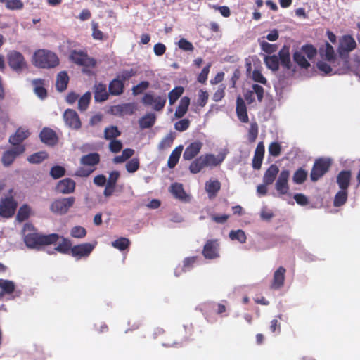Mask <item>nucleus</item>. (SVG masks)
<instances>
[{
    "instance_id": "nucleus-1",
    "label": "nucleus",
    "mask_w": 360,
    "mask_h": 360,
    "mask_svg": "<svg viewBox=\"0 0 360 360\" xmlns=\"http://www.w3.org/2000/svg\"><path fill=\"white\" fill-rule=\"evenodd\" d=\"M60 60L57 54L48 49H38L32 56V64L39 68L51 69L59 65Z\"/></svg>"
},
{
    "instance_id": "nucleus-2",
    "label": "nucleus",
    "mask_w": 360,
    "mask_h": 360,
    "mask_svg": "<svg viewBox=\"0 0 360 360\" xmlns=\"http://www.w3.org/2000/svg\"><path fill=\"white\" fill-rule=\"evenodd\" d=\"M59 238L57 233L42 235L32 231L25 235L24 242L29 248L39 249L42 245L56 243Z\"/></svg>"
},
{
    "instance_id": "nucleus-3",
    "label": "nucleus",
    "mask_w": 360,
    "mask_h": 360,
    "mask_svg": "<svg viewBox=\"0 0 360 360\" xmlns=\"http://www.w3.org/2000/svg\"><path fill=\"white\" fill-rule=\"evenodd\" d=\"M18 205L14 191L10 189L8 194L0 200V217L5 219L11 218L15 213Z\"/></svg>"
},
{
    "instance_id": "nucleus-4",
    "label": "nucleus",
    "mask_w": 360,
    "mask_h": 360,
    "mask_svg": "<svg viewBox=\"0 0 360 360\" xmlns=\"http://www.w3.org/2000/svg\"><path fill=\"white\" fill-rule=\"evenodd\" d=\"M6 58L10 68L18 74L28 69V64L24 56L18 51L11 50L8 51Z\"/></svg>"
},
{
    "instance_id": "nucleus-5",
    "label": "nucleus",
    "mask_w": 360,
    "mask_h": 360,
    "mask_svg": "<svg viewBox=\"0 0 360 360\" xmlns=\"http://www.w3.org/2000/svg\"><path fill=\"white\" fill-rule=\"evenodd\" d=\"M305 56L309 60L315 56V47L313 45H304L300 51H296L293 53L294 61L301 68L307 69L310 66V63Z\"/></svg>"
},
{
    "instance_id": "nucleus-6",
    "label": "nucleus",
    "mask_w": 360,
    "mask_h": 360,
    "mask_svg": "<svg viewBox=\"0 0 360 360\" xmlns=\"http://www.w3.org/2000/svg\"><path fill=\"white\" fill-rule=\"evenodd\" d=\"M356 47V43L351 35H344L340 39L338 48V52L342 58V65L344 67L347 65V60L349 52L352 51Z\"/></svg>"
},
{
    "instance_id": "nucleus-7",
    "label": "nucleus",
    "mask_w": 360,
    "mask_h": 360,
    "mask_svg": "<svg viewBox=\"0 0 360 360\" xmlns=\"http://www.w3.org/2000/svg\"><path fill=\"white\" fill-rule=\"evenodd\" d=\"M69 59L74 63L86 68H94L96 61L94 58L88 56L86 51L72 50L70 52Z\"/></svg>"
},
{
    "instance_id": "nucleus-8",
    "label": "nucleus",
    "mask_w": 360,
    "mask_h": 360,
    "mask_svg": "<svg viewBox=\"0 0 360 360\" xmlns=\"http://www.w3.org/2000/svg\"><path fill=\"white\" fill-rule=\"evenodd\" d=\"M142 103L146 106H151L155 111H162L167 102L165 94L155 96L152 93H146L141 99Z\"/></svg>"
},
{
    "instance_id": "nucleus-9",
    "label": "nucleus",
    "mask_w": 360,
    "mask_h": 360,
    "mask_svg": "<svg viewBox=\"0 0 360 360\" xmlns=\"http://www.w3.org/2000/svg\"><path fill=\"white\" fill-rule=\"evenodd\" d=\"M75 202V198L73 196L56 199L51 203L50 210L53 213L60 215L65 214L73 206Z\"/></svg>"
},
{
    "instance_id": "nucleus-10",
    "label": "nucleus",
    "mask_w": 360,
    "mask_h": 360,
    "mask_svg": "<svg viewBox=\"0 0 360 360\" xmlns=\"http://www.w3.org/2000/svg\"><path fill=\"white\" fill-rule=\"evenodd\" d=\"M25 150L24 146H14L11 149L6 150L1 157V162L5 167L10 166L20 155L22 154Z\"/></svg>"
},
{
    "instance_id": "nucleus-11",
    "label": "nucleus",
    "mask_w": 360,
    "mask_h": 360,
    "mask_svg": "<svg viewBox=\"0 0 360 360\" xmlns=\"http://www.w3.org/2000/svg\"><path fill=\"white\" fill-rule=\"evenodd\" d=\"M63 119L66 125L72 129H79L82 122L77 112L72 109H67L63 113Z\"/></svg>"
},
{
    "instance_id": "nucleus-12",
    "label": "nucleus",
    "mask_w": 360,
    "mask_h": 360,
    "mask_svg": "<svg viewBox=\"0 0 360 360\" xmlns=\"http://www.w3.org/2000/svg\"><path fill=\"white\" fill-rule=\"evenodd\" d=\"M95 244L86 243L73 246L71 248V255L77 259L88 257L93 251Z\"/></svg>"
},
{
    "instance_id": "nucleus-13",
    "label": "nucleus",
    "mask_w": 360,
    "mask_h": 360,
    "mask_svg": "<svg viewBox=\"0 0 360 360\" xmlns=\"http://www.w3.org/2000/svg\"><path fill=\"white\" fill-rule=\"evenodd\" d=\"M219 247L217 240H208L202 250L203 256L208 259H213L219 257Z\"/></svg>"
},
{
    "instance_id": "nucleus-14",
    "label": "nucleus",
    "mask_w": 360,
    "mask_h": 360,
    "mask_svg": "<svg viewBox=\"0 0 360 360\" xmlns=\"http://www.w3.org/2000/svg\"><path fill=\"white\" fill-rule=\"evenodd\" d=\"M76 187V183L70 178H65L60 180L56 186V192L62 194L72 193Z\"/></svg>"
},
{
    "instance_id": "nucleus-15",
    "label": "nucleus",
    "mask_w": 360,
    "mask_h": 360,
    "mask_svg": "<svg viewBox=\"0 0 360 360\" xmlns=\"http://www.w3.org/2000/svg\"><path fill=\"white\" fill-rule=\"evenodd\" d=\"M333 164V160L328 157L316 158V181L326 174Z\"/></svg>"
},
{
    "instance_id": "nucleus-16",
    "label": "nucleus",
    "mask_w": 360,
    "mask_h": 360,
    "mask_svg": "<svg viewBox=\"0 0 360 360\" xmlns=\"http://www.w3.org/2000/svg\"><path fill=\"white\" fill-rule=\"evenodd\" d=\"M41 141L48 146H55L58 141V136L53 129L44 127L39 134Z\"/></svg>"
},
{
    "instance_id": "nucleus-17",
    "label": "nucleus",
    "mask_w": 360,
    "mask_h": 360,
    "mask_svg": "<svg viewBox=\"0 0 360 360\" xmlns=\"http://www.w3.org/2000/svg\"><path fill=\"white\" fill-rule=\"evenodd\" d=\"M202 146V143L200 141H195L191 143L186 148L183 153V158L185 160H191L199 154Z\"/></svg>"
},
{
    "instance_id": "nucleus-18",
    "label": "nucleus",
    "mask_w": 360,
    "mask_h": 360,
    "mask_svg": "<svg viewBox=\"0 0 360 360\" xmlns=\"http://www.w3.org/2000/svg\"><path fill=\"white\" fill-rule=\"evenodd\" d=\"M290 176L288 170H282L276 182V189L280 194H286L289 190L288 181Z\"/></svg>"
},
{
    "instance_id": "nucleus-19",
    "label": "nucleus",
    "mask_w": 360,
    "mask_h": 360,
    "mask_svg": "<svg viewBox=\"0 0 360 360\" xmlns=\"http://www.w3.org/2000/svg\"><path fill=\"white\" fill-rule=\"evenodd\" d=\"M109 91L107 90L106 84L103 83H96L94 86V95L96 102L102 103L109 98Z\"/></svg>"
},
{
    "instance_id": "nucleus-20",
    "label": "nucleus",
    "mask_w": 360,
    "mask_h": 360,
    "mask_svg": "<svg viewBox=\"0 0 360 360\" xmlns=\"http://www.w3.org/2000/svg\"><path fill=\"white\" fill-rule=\"evenodd\" d=\"M286 270L284 267L280 266L274 273L273 280L271 283V288L273 290H278L284 285L285 274Z\"/></svg>"
},
{
    "instance_id": "nucleus-21",
    "label": "nucleus",
    "mask_w": 360,
    "mask_h": 360,
    "mask_svg": "<svg viewBox=\"0 0 360 360\" xmlns=\"http://www.w3.org/2000/svg\"><path fill=\"white\" fill-rule=\"evenodd\" d=\"M236 114L238 120L243 123H248L249 122V117L247 111V107L245 101L238 96L236 99Z\"/></svg>"
},
{
    "instance_id": "nucleus-22",
    "label": "nucleus",
    "mask_w": 360,
    "mask_h": 360,
    "mask_svg": "<svg viewBox=\"0 0 360 360\" xmlns=\"http://www.w3.org/2000/svg\"><path fill=\"white\" fill-rule=\"evenodd\" d=\"M320 54L325 58V59L330 63L333 67H335V63L338 65L342 64V60H339L335 57V51L333 47L328 43L326 42V48L323 51L322 49H320Z\"/></svg>"
},
{
    "instance_id": "nucleus-23",
    "label": "nucleus",
    "mask_w": 360,
    "mask_h": 360,
    "mask_svg": "<svg viewBox=\"0 0 360 360\" xmlns=\"http://www.w3.org/2000/svg\"><path fill=\"white\" fill-rule=\"evenodd\" d=\"M264 151L265 148L264 143L261 141L257 146L252 159V167L255 169H259L261 168L264 155Z\"/></svg>"
},
{
    "instance_id": "nucleus-24",
    "label": "nucleus",
    "mask_w": 360,
    "mask_h": 360,
    "mask_svg": "<svg viewBox=\"0 0 360 360\" xmlns=\"http://www.w3.org/2000/svg\"><path fill=\"white\" fill-rule=\"evenodd\" d=\"M340 65L335 63V67L330 63L328 64L326 62L319 61L316 63V68L321 71L323 72V75L330 74L331 72L341 74L342 70L345 67L342 65V67H338Z\"/></svg>"
},
{
    "instance_id": "nucleus-25",
    "label": "nucleus",
    "mask_w": 360,
    "mask_h": 360,
    "mask_svg": "<svg viewBox=\"0 0 360 360\" xmlns=\"http://www.w3.org/2000/svg\"><path fill=\"white\" fill-rule=\"evenodd\" d=\"M30 134L28 130L20 127L16 130L13 135L10 136L8 140L9 143L14 146H21L20 143L25 140Z\"/></svg>"
},
{
    "instance_id": "nucleus-26",
    "label": "nucleus",
    "mask_w": 360,
    "mask_h": 360,
    "mask_svg": "<svg viewBox=\"0 0 360 360\" xmlns=\"http://www.w3.org/2000/svg\"><path fill=\"white\" fill-rule=\"evenodd\" d=\"M352 177V173L349 170H342L337 176L336 181L340 189L347 190Z\"/></svg>"
},
{
    "instance_id": "nucleus-27",
    "label": "nucleus",
    "mask_w": 360,
    "mask_h": 360,
    "mask_svg": "<svg viewBox=\"0 0 360 360\" xmlns=\"http://www.w3.org/2000/svg\"><path fill=\"white\" fill-rule=\"evenodd\" d=\"M69 76L66 71H61L56 76V88L59 92L64 91L69 83Z\"/></svg>"
},
{
    "instance_id": "nucleus-28",
    "label": "nucleus",
    "mask_w": 360,
    "mask_h": 360,
    "mask_svg": "<svg viewBox=\"0 0 360 360\" xmlns=\"http://www.w3.org/2000/svg\"><path fill=\"white\" fill-rule=\"evenodd\" d=\"M124 83L118 78L113 79L108 85L110 94L112 96L121 95L124 91Z\"/></svg>"
},
{
    "instance_id": "nucleus-29",
    "label": "nucleus",
    "mask_w": 360,
    "mask_h": 360,
    "mask_svg": "<svg viewBox=\"0 0 360 360\" xmlns=\"http://www.w3.org/2000/svg\"><path fill=\"white\" fill-rule=\"evenodd\" d=\"M100 162V155L98 153H91L83 155L80 159L81 165L94 167Z\"/></svg>"
},
{
    "instance_id": "nucleus-30",
    "label": "nucleus",
    "mask_w": 360,
    "mask_h": 360,
    "mask_svg": "<svg viewBox=\"0 0 360 360\" xmlns=\"http://www.w3.org/2000/svg\"><path fill=\"white\" fill-rule=\"evenodd\" d=\"M278 167L274 164L271 165L265 172L263 176V181L265 184H271L278 174Z\"/></svg>"
},
{
    "instance_id": "nucleus-31",
    "label": "nucleus",
    "mask_w": 360,
    "mask_h": 360,
    "mask_svg": "<svg viewBox=\"0 0 360 360\" xmlns=\"http://www.w3.org/2000/svg\"><path fill=\"white\" fill-rule=\"evenodd\" d=\"M183 149V146L180 145L176 147L172 150L167 161V166L169 168L173 169L177 165L181 157V155L182 153Z\"/></svg>"
},
{
    "instance_id": "nucleus-32",
    "label": "nucleus",
    "mask_w": 360,
    "mask_h": 360,
    "mask_svg": "<svg viewBox=\"0 0 360 360\" xmlns=\"http://www.w3.org/2000/svg\"><path fill=\"white\" fill-rule=\"evenodd\" d=\"M32 84L34 86V91L41 99L47 96V91L44 88V79H33Z\"/></svg>"
},
{
    "instance_id": "nucleus-33",
    "label": "nucleus",
    "mask_w": 360,
    "mask_h": 360,
    "mask_svg": "<svg viewBox=\"0 0 360 360\" xmlns=\"http://www.w3.org/2000/svg\"><path fill=\"white\" fill-rule=\"evenodd\" d=\"M190 105V98L188 96H184L180 100L179 104L175 111L174 116L176 118L183 117L188 111Z\"/></svg>"
},
{
    "instance_id": "nucleus-34",
    "label": "nucleus",
    "mask_w": 360,
    "mask_h": 360,
    "mask_svg": "<svg viewBox=\"0 0 360 360\" xmlns=\"http://www.w3.org/2000/svg\"><path fill=\"white\" fill-rule=\"evenodd\" d=\"M278 59L283 67L290 70L291 68V61L289 49L284 46L278 52Z\"/></svg>"
},
{
    "instance_id": "nucleus-35",
    "label": "nucleus",
    "mask_w": 360,
    "mask_h": 360,
    "mask_svg": "<svg viewBox=\"0 0 360 360\" xmlns=\"http://www.w3.org/2000/svg\"><path fill=\"white\" fill-rule=\"evenodd\" d=\"M155 120L156 116L154 113H147L146 115L143 116L139 121L140 128L142 129L150 128L154 125Z\"/></svg>"
},
{
    "instance_id": "nucleus-36",
    "label": "nucleus",
    "mask_w": 360,
    "mask_h": 360,
    "mask_svg": "<svg viewBox=\"0 0 360 360\" xmlns=\"http://www.w3.org/2000/svg\"><path fill=\"white\" fill-rule=\"evenodd\" d=\"M169 191L176 198L181 200H186L187 195L181 184L174 183L172 184L169 188Z\"/></svg>"
},
{
    "instance_id": "nucleus-37",
    "label": "nucleus",
    "mask_w": 360,
    "mask_h": 360,
    "mask_svg": "<svg viewBox=\"0 0 360 360\" xmlns=\"http://www.w3.org/2000/svg\"><path fill=\"white\" fill-rule=\"evenodd\" d=\"M197 261V257H189L184 259L183 266L176 267L175 269V275L179 276L181 272L188 271L192 268Z\"/></svg>"
},
{
    "instance_id": "nucleus-38",
    "label": "nucleus",
    "mask_w": 360,
    "mask_h": 360,
    "mask_svg": "<svg viewBox=\"0 0 360 360\" xmlns=\"http://www.w3.org/2000/svg\"><path fill=\"white\" fill-rule=\"evenodd\" d=\"M202 156L203 158L205 165L206 167L217 166V165H220L224 160L223 157H219V156L216 157L213 154H205V155H202Z\"/></svg>"
},
{
    "instance_id": "nucleus-39",
    "label": "nucleus",
    "mask_w": 360,
    "mask_h": 360,
    "mask_svg": "<svg viewBox=\"0 0 360 360\" xmlns=\"http://www.w3.org/2000/svg\"><path fill=\"white\" fill-rule=\"evenodd\" d=\"M221 188V184L218 180L210 181L205 184V190L210 198L217 195Z\"/></svg>"
},
{
    "instance_id": "nucleus-40",
    "label": "nucleus",
    "mask_w": 360,
    "mask_h": 360,
    "mask_svg": "<svg viewBox=\"0 0 360 360\" xmlns=\"http://www.w3.org/2000/svg\"><path fill=\"white\" fill-rule=\"evenodd\" d=\"M205 167L203 158L200 155L190 164L188 169L191 173L198 174Z\"/></svg>"
},
{
    "instance_id": "nucleus-41",
    "label": "nucleus",
    "mask_w": 360,
    "mask_h": 360,
    "mask_svg": "<svg viewBox=\"0 0 360 360\" xmlns=\"http://www.w3.org/2000/svg\"><path fill=\"white\" fill-rule=\"evenodd\" d=\"M347 190L340 189L334 197L333 205L336 207L342 206L347 202Z\"/></svg>"
},
{
    "instance_id": "nucleus-42",
    "label": "nucleus",
    "mask_w": 360,
    "mask_h": 360,
    "mask_svg": "<svg viewBox=\"0 0 360 360\" xmlns=\"http://www.w3.org/2000/svg\"><path fill=\"white\" fill-rule=\"evenodd\" d=\"M184 91L182 86H176L168 94L169 103L170 105L174 104V103L181 96Z\"/></svg>"
},
{
    "instance_id": "nucleus-43",
    "label": "nucleus",
    "mask_w": 360,
    "mask_h": 360,
    "mask_svg": "<svg viewBox=\"0 0 360 360\" xmlns=\"http://www.w3.org/2000/svg\"><path fill=\"white\" fill-rule=\"evenodd\" d=\"M264 63L267 68L272 71H277L279 68V59L276 55L266 56Z\"/></svg>"
},
{
    "instance_id": "nucleus-44",
    "label": "nucleus",
    "mask_w": 360,
    "mask_h": 360,
    "mask_svg": "<svg viewBox=\"0 0 360 360\" xmlns=\"http://www.w3.org/2000/svg\"><path fill=\"white\" fill-rule=\"evenodd\" d=\"M0 288L3 293L10 295L15 291V285L12 281L0 279Z\"/></svg>"
},
{
    "instance_id": "nucleus-45",
    "label": "nucleus",
    "mask_w": 360,
    "mask_h": 360,
    "mask_svg": "<svg viewBox=\"0 0 360 360\" xmlns=\"http://www.w3.org/2000/svg\"><path fill=\"white\" fill-rule=\"evenodd\" d=\"M91 98V92L90 91L86 92L78 100V109L80 111H85L89 105Z\"/></svg>"
},
{
    "instance_id": "nucleus-46",
    "label": "nucleus",
    "mask_w": 360,
    "mask_h": 360,
    "mask_svg": "<svg viewBox=\"0 0 360 360\" xmlns=\"http://www.w3.org/2000/svg\"><path fill=\"white\" fill-rule=\"evenodd\" d=\"M134 154V150L131 148H126L123 150L121 155L115 156L113 162L115 164L122 163L129 159Z\"/></svg>"
},
{
    "instance_id": "nucleus-47",
    "label": "nucleus",
    "mask_w": 360,
    "mask_h": 360,
    "mask_svg": "<svg viewBox=\"0 0 360 360\" xmlns=\"http://www.w3.org/2000/svg\"><path fill=\"white\" fill-rule=\"evenodd\" d=\"M30 214V208L27 205H22L17 213L16 219L19 222H22L27 220Z\"/></svg>"
},
{
    "instance_id": "nucleus-48",
    "label": "nucleus",
    "mask_w": 360,
    "mask_h": 360,
    "mask_svg": "<svg viewBox=\"0 0 360 360\" xmlns=\"http://www.w3.org/2000/svg\"><path fill=\"white\" fill-rule=\"evenodd\" d=\"M129 245L130 240L124 237H120L112 242V246L120 251L127 249Z\"/></svg>"
},
{
    "instance_id": "nucleus-49",
    "label": "nucleus",
    "mask_w": 360,
    "mask_h": 360,
    "mask_svg": "<svg viewBox=\"0 0 360 360\" xmlns=\"http://www.w3.org/2000/svg\"><path fill=\"white\" fill-rule=\"evenodd\" d=\"M72 243L68 238H63L62 242L58 244L57 247L54 248V250L58 251L63 254L68 253L71 252Z\"/></svg>"
},
{
    "instance_id": "nucleus-50",
    "label": "nucleus",
    "mask_w": 360,
    "mask_h": 360,
    "mask_svg": "<svg viewBox=\"0 0 360 360\" xmlns=\"http://www.w3.org/2000/svg\"><path fill=\"white\" fill-rule=\"evenodd\" d=\"M48 158L45 151H40L30 155L27 158L29 162L32 164H39Z\"/></svg>"
},
{
    "instance_id": "nucleus-51",
    "label": "nucleus",
    "mask_w": 360,
    "mask_h": 360,
    "mask_svg": "<svg viewBox=\"0 0 360 360\" xmlns=\"http://www.w3.org/2000/svg\"><path fill=\"white\" fill-rule=\"evenodd\" d=\"M259 132V127L257 122H252L248 133V139L250 143L255 142Z\"/></svg>"
},
{
    "instance_id": "nucleus-52",
    "label": "nucleus",
    "mask_w": 360,
    "mask_h": 360,
    "mask_svg": "<svg viewBox=\"0 0 360 360\" xmlns=\"http://www.w3.org/2000/svg\"><path fill=\"white\" fill-rule=\"evenodd\" d=\"M120 131L116 126H111L105 129L104 137L107 140H113L116 137L120 136Z\"/></svg>"
},
{
    "instance_id": "nucleus-53",
    "label": "nucleus",
    "mask_w": 360,
    "mask_h": 360,
    "mask_svg": "<svg viewBox=\"0 0 360 360\" xmlns=\"http://www.w3.org/2000/svg\"><path fill=\"white\" fill-rule=\"evenodd\" d=\"M229 238L232 240H236L239 241L240 243H245L247 239L245 232L241 229H238L237 231H231L229 233Z\"/></svg>"
},
{
    "instance_id": "nucleus-54",
    "label": "nucleus",
    "mask_w": 360,
    "mask_h": 360,
    "mask_svg": "<svg viewBox=\"0 0 360 360\" xmlns=\"http://www.w3.org/2000/svg\"><path fill=\"white\" fill-rule=\"evenodd\" d=\"M65 174V169L60 165L53 166L51 168L50 175L54 179H58Z\"/></svg>"
},
{
    "instance_id": "nucleus-55",
    "label": "nucleus",
    "mask_w": 360,
    "mask_h": 360,
    "mask_svg": "<svg viewBox=\"0 0 360 360\" xmlns=\"http://www.w3.org/2000/svg\"><path fill=\"white\" fill-rule=\"evenodd\" d=\"M307 176V172L305 170H304L303 169L300 168L295 172V174L293 175V177H292L293 181L295 184H301L306 180Z\"/></svg>"
},
{
    "instance_id": "nucleus-56",
    "label": "nucleus",
    "mask_w": 360,
    "mask_h": 360,
    "mask_svg": "<svg viewBox=\"0 0 360 360\" xmlns=\"http://www.w3.org/2000/svg\"><path fill=\"white\" fill-rule=\"evenodd\" d=\"M70 235L73 238H83L86 235V230L82 226H75L72 228Z\"/></svg>"
},
{
    "instance_id": "nucleus-57",
    "label": "nucleus",
    "mask_w": 360,
    "mask_h": 360,
    "mask_svg": "<svg viewBox=\"0 0 360 360\" xmlns=\"http://www.w3.org/2000/svg\"><path fill=\"white\" fill-rule=\"evenodd\" d=\"M140 166L139 158H134L128 161L126 164V169L129 173L136 172Z\"/></svg>"
},
{
    "instance_id": "nucleus-58",
    "label": "nucleus",
    "mask_w": 360,
    "mask_h": 360,
    "mask_svg": "<svg viewBox=\"0 0 360 360\" xmlns=\"http://www.w3.org/2000/svg\"><path fill=\"white\" fill-rule=\"evenodd\" d=\"M281 153V146L277 142H272L269 146V153L274 157H278Z\"/></svg>"
},
{
    "instance_id": "nucleus-59",
    "label": "nucleus",
    "mask_w": 360,
    "mask_h": 360,
    "mask_svg": "<svg viewBox=\"0 0 360 360\" xmlns=\"http://www.w3.org/2000/svg\"><path fill=\"white\" fill-rule=\"evenodd\" d=\"M174 141V137L171 134L167 135L165 137H164L162 141L160 142L158 145V148L160 150H165L166 148H169Z\"/></svg>"
},
{
    "instance_id": "nucleus-60",
    "label": "nucleus",
    "mask_w": 360,
    "mask_h": 360,
    "mask_svg": "<svg viewBox=\"0 0 360 360\" xmlns=\"http://www.w3.org/2000/svg\"><path fill=\"white\" fill-rule=\"evenodd\" d=\"M252 79L254 82L266 85L267 84V79L262 74L259 70H254L252 73Z\"/></svg>"
},
{
    "instance_id": "nucleus-61",
    "label": "nucleus",
    "mask_w": 360,
    "mask_h": 360,
    "mask_svg": "<svg viewBox=\"0 0 360 360\" xmlns=\"http://www.w3.org/2000/svg\"><path fill=\"white\" fill-rule=\"evenodd\" d=\"M120 174L118 171H112L109 174L108 179L106 181V185L109 186L116 187V184L118 179L120 178Z\"/></svg>"
},
{
    "instance_id": "nucleus-62",
    "label": "nucleus",
    "mask_w": 360,
    "mask_h": 360,
    "mask_svg": "<svg viewBox=\"0 0 360 360\" xmlns=\"http://www.w3.org/2000/svg\"><path fill=\"white\" fill-rule=\"evenodd\" d=\"M150 86V83L148 81L141 82L136 86L132 88V92L134 95H138L141 94L144 90L147 89Z\"/></svg>"
},
{
    "instance_id": "nucleus-63",
    "label": "nucleus",
    "mask_w": 360,
    "mask_h": 360,
    "mask_svg": "<svg viewBox=\"0 0 360 360\" xmlns=\"http://www.w3.org/2000/svg\"><path fill=\"white\" fill-rule=\"evenodd\" d=\"M190 121L188 119H183L174 124V129L179 131H184L188 129Z\"/></svg>"
},
{
    "instance_id": "nucleus-64",
    "label": "nucleus",
    "mask_w": 360,
    "mask_h": 360,
    "mask_svg": "<svg viewBox=\"0 0 360 360\" xmlns=\"http://www.w3.org/2000/svg\"><path fill=\"white\" fill-rule=\"evenodd\" d=\"M136 74V71L134 70L133 68H131L129 70H123L120 75H118L117 78L120 80L124 82L129 79L131 77L134 76Z\"/></svg>"
}]
</instances>
